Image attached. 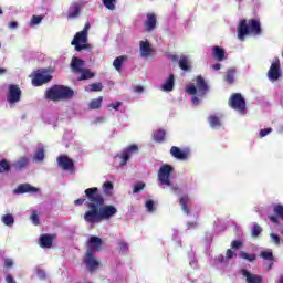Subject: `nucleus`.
I'll use <instances>...</instances> for the list:
<instances>
[{
	"instance_id": "obj_25",
	"label": "nucleus",
	"mask_w": 283,
	"mask_h": 283,
	"mask_svg": "<svg viewBox=\"0 0 283 283\" xmlns=\"http://www.w3.org/2000/svg\"><path fill=\"white\" fill-rule=\"evenodd\" d=\"M166 138H167V132L163 128H159L157 132L153 134V140L155 143H159V144L165 143Z\"/></svg>"
},
{
	"instance_id": "obj_18",
	"label": "nucleus",
	"mask_w": 283,
	"mask_h": 283,
	"mask_svg": "<svg viewBox=\"0 0 283 283\" xmlns=\"http://www.w3.org/2000/svg\"><path fill=\"white\" fill-rule=\"evenodd\" d=\"M196 83H197L198 95L205 96L207 92H209V85H207L205 77H202V75L197 76Z\"/></svg>"
},
{
	"instance_id": "obj_27",
	"label": "nucleus",
	"mask_w": 283,
	"mask_h": 283,
	"mask_svg": "<svg viewBox=\"0 0 283 283\" xmlns=\"http://www.w3.org/2000/svg\"><path fill=\"white\" fill-rule=\"evenodd\" d=\"M33 160H35V163H43V160H45V148L43 146L38 147L33 155Z\"/></svg>"
},
{
	"instance_id": "obj_61",
	"label": "nucleus",
	"mask_w": 283,
	"mask_h": 283,
	"mask_svg": "<svg viewBox=\"0 0 283 283\" xmlns=\"http://www.w3.org/2000/svg\"><path fill=\"white\" fill-rule=\"evenodd\" d=\"M269 220H271L274 224H280V220L275 216H270Z\"/></svg>"
},
{
	"instance_id": "obj_52",
	"label": "nucleus",
	"mask_w": 283,
	"mask_h": 283,
	"mask_svg": "<svg viewBox=\"0 0 283 283\" xmlns=\"http://www.w3.org/2000/svg\"><path fill=\"white\" fill-rule=\"evenodd\" d=\"M272 132H273L272 128L261 129L259 136L260 138H264L265 136H269V134H271Z\"/></svg>"
},
{
	"instance_id": "obj_7",
	"label": "nucleus",
	"mask_w": 283,
	"mask_h": 283,
	"mask_svg": "<svg viewBox=\"0 0 283 283\" xmlns=\"http://www.w3.org/2000/svg\"><path fill=\"white\" fill-rule=\"evenodd\" d=\"M266 76L269 81H272V82L280 81V77L282 76V64L280 63V57H275L273 60Z\"/></svg>"
},
{
	"instance_id": "obj_50",
	"label": "nucleus",
	"mask_w": 283,
	"mask_h": 283,
	"mask_svg": "<svg viewBox=\"0 0 283 283\" xmlns=\"http://www.w3.org/2000/svg\"><path fill=\"white\" fill-rule=\"evenodd\" d=\"M270 237L272 239L273 244H275L276 247H280V244H281L280 235H277L275 233H271Z\"/></svg>"
},
{
	"instance_id": "obj_28",
	"label": "nucleus",
	"mask_w": 283,
	"mask_h": 283,
	"mask_svg": "<svg viewBox=\"0 0 283 283\" xmlns=\"http://www.w3.org/2000/svg\"><path fill=\"white\" fill-rule=\"evenodd\" d=\"M208 122L210 127H212V129H220V127L222 126V122L220 120V117L216 115H210L208 118Z\"/></svg>"
},
{
	"instance_id": "obj_41",
	"label": "nucleus",
	"mask_w": 283,
	"mask_h": 283,
	"mask_svg": "<svg viewBox=\"0 0 283 283\" xmlns=\"http://www.w3.org/2000/svg\"><path fill=\"white\" fill-rule=\"evenodd\" d=\"M233 255H235V252H233V249H228L226 252V256L221 255L219 258V260H221V262H224V260H233Z\"/></svg>"
},
{
	"instance_id": "obj_14",
	"label": "nucleus",
	"mask_w": 283,
	"mask_h": 283,
	"mask_svg": "<svg viewBox=\"0 0 283 283\" xmlns=\"http://www.w3.org/2000/svg\"><path fill=\"white\" fill-rule=\"evenodd\" d=\"M86 245L88 247L87 251H94V253H96V251H101V247H103V239L93 235L88 239Z\"/></svg>"
},
{
	"instance_id": "obj_38",
	"label": "nucleus",
	"mask_w": 283,
	"mask_h": 283,
	"mask_svg": "<svg viewBox=\"0 0 283 283\" xmlns=\"http://www.w3.org/2000/svg\"><path fill=\"white\" fill-rule=\"evenodd\" d=\"M1 220H2L3 224H6V227L14 226V216H12L10 213L2 216Z\"/></svg>"
},
{
	"instance_id": "obj_57",
	"label": "nucleus",
	"mask_w": 283,
	"mask_h": 283,
	"mask_svg": "<svg viewBox=\"0 0 283 283\" xmlns=\"http://www.w3.org/2000/svg\"><path fill=\"white\" fill-rule=\"evenodd\" d=\"M38 277H40V280H45V277H48V275L45 274V272L43 270H38Z\"/></svg>"
},
{
	"instance_id": "obj_19",
	"label": "nucleus",
	"mask_w": 283,
	"mask_h": 283,
	"mask_svg": "<svg viewBox=\"0 0 283 283\" xmlns=\"http://www.w3.org/2000/svg\"><path fill=\"white\" fill-rule=\"evenodd\" d=\"M139 45L143 59H147L154 54V49H151L149 41H140Z\"/></svg>"
},
{
	"instance_id": "obj_53",
	"label": "nucleus",
	"mask_w": 283,
	"mask_h": 283,
	"mask_svg": "<svg viewBox=\"0 0 283 283\" xmlns=\"http://www.w3.org/2000/svg\"><path fill=\"white\" fill-rule=\"evenodd\" d=\"M86 200L87 199H85V198H78V199L74 200V205H75V207H83V205H85Z\"/></svg>"
},
{
	"instance_id": "obj_16",
	"label": "nucleus",
	"mask_w": 283,
	"mask_h": 283,
	"mask_svg": "<svg viewBox=\"0 0 283 283\" xmlns=\"http://www.w3.org/2000/svg\"><path fill=\"white\" fill-rule=\"evenodd\" d=\"M157 23H158V20L156 19V14L148 12L146 14V21H145L146 32H151L153 30H156Z\"/></svg>"
},
{
	"instance_id": "obj_21",
	"label": "nucleus",
	"mask_w": 283,
	"mask_h": 283,
	"mask_svg": "<svg viewBox=\"0 0 283 283\" xmlns=\"http://www.w3.org/2000/svg\"><path fill=\"white\" fill-rule=\"evenodd\" d=\"M241 273L245 277L247 283H262V276L258 274H251L248 270H242Z\"/></svg>"
},
{
	"instance_id": "obj_31",
	"label": "nucleus",
	"mask_w": 283,
	"mask_h": 283,
	"mask_svg": "<svg viewBox=\"0 0 283 283\" xmlns=\"http://www.w3.org/2000/svg\"><path fill=\"white\" fill-rule=\"evenodd\" d=\"M260 258H262V260H268L269 262H271L269 265V269H271V266H273V260L275 259V256H273L272 250L262 251L260 253Z\"/></svg>"
},
{
	"instance_id": "obj_40",
	"label": "nucleus",
	"mask_w": 283,
	"mask_h": 283,
	"mask_svg": "<svg viewBox=\"0 0 283 283\" xmlns=\"http://www.w3.org/2000/svg\"><path fill=\"white\" fill-rule=\"evenodd\" d=\"M103 189L105 196H112V191H114V184H112L111 181H106L103 184Z\"/></svg>"
},
{
	"instance_id": "obj_32",
	"label": "nucleus",
	"mask_w": 283,
	"mask_h": 283,
	"mask_svg": "<svg viewBox=\"0 0 283 283\" xmlns=\"http://www.w3.org/2000/svg\"><path fill=\"white\" fill-rule=\"evenodd\" d=\"M124 61H127V55L117 56L113 62V67H115L117 72H120Z\"/></svg>"
},
{
	"instance_id": "obj_37",
	"label": "nucleus",
	"mask_w": 283,
	"mask_h": 283,
	"mask_svg": "<svg viewBox=\"0 0 283 283\" xmlns=\"http://www.w3.org/2000/svg\"><path fill=\"white\" fill-rule=\"evenodd\" d=\"M101 105H103V96L92 99L90 102L88 107H90V109H101Z\"/></svg>"
},
{
	"instance_id": "obj_49",
	"label": "nucleus",
	"mask_w": 283,
	"mask_h": 283,
	"mask_svg": "<svg viewBox=\"0 0 283 283\" xmlns=\"http://www.w3.org/2000/svg\"><path fill=\"white\" fill-rule=\"evenodd\" d=\"M274 213L283 220V206L282 205H276L274 207Z\"/></svg>"
},
{
	"instance_id": "obj_29",
	"label": "nucleus",
	"mask_w": 283,
	"mask_h": 283,
	"mask_svg": "<svg viewBox=\"0 0 283 283\" xmlns=\"http://www.w3.org/2000/svg\"><path fill=\"white\" fill-rule=\"evenodd\" d=\"M77 74H81L77 81H90V78H94L95 76L90 69H82V71H80Z\"/></svg>"
},
{
	"instance_id": "obj_1",
	"label": "nucleus",
	"mask_w": 283,
	"mask_h": 283,
	"mask_svg": "<svg viewBox=\"0 0 283 283\" xmlns=\"http://www.w3.org/2000/svg\"><path fill=\"white\" fill-rule=\"evenodd\" d=\"M86 196V207L88 210L84 213V221L87 224H99L103 220H112L118 209L112 205H105V197L101 195L97 187L87 188L84 190Z\"/></svg>"
},
{
	"instance_id": "obj_30",
	"label": "nucleus",
	"mask_w": 283,
	"mask_h": 283,
	"mask_svg": "<svg viewBox=\"0 0 283 283\" xmlns=\"http://www.w3.org/2000/svg\"><path fill=\"white\" fill-rule=\"evenodd\" d=\"M224 81L226 83H229V85H233V83L235 82V69H228L224 75Z\"/></svg>"
},
{
	"instance_id": "obj_35",
	"label": "nucleus",
	"mask_w": 283,
	"mask_h": 283,
	"mask_svg": "<svg viewBox=\"0 0 283 283\" xmlns=\"http://www.w3.org/2000/svg\"><path fill=\"white\" fill-rule=\"evenodd\" d=\"M239 258H241V260H247V262H255V260H258V255L255 253L249 254L244 251L239 252Z\"/></svg>"
},
{
	"instance_id": "obj_60",
	"label": "nucleus",
	"mask_w": 283,
	"mask_h": 283,
	"mask_svg": "<svg viewBox=\"0 0 283 283\" xmlns=\"http://www.w3.org/2000/svg\"><path fill=\"white\" fill-rule=\"evenodd\" d=\"M9 28L10 30H17V28H19V23L14 21L9 22Z\"/></svg>"
},
{
	"instance_id": "obj_39",
	"label": "nucleus",
	"mask_w": 283,
	"mask_h": 283,
	"mask_svg": "<svg viewBox=\"0 0 283 283\" xmlns=\"http://www.w3.org/2000/svg\"><path fill=\"white\" fill-rule=\"evenodd\" d=\"M10 171V163L8 159L0 160V174H8Z\"/></svg>"
},
{
	"instance_id": "obj_34",
	"label": "nucleus",
	"mask_w": 283,
	"mask_h": 283,
	"mask_svg": "<svg viewBox=\"0 0 283 283\" xmlns=\"http://www.w3.org/2000/svg\"><path fill=\"white\" fill-rule=\"evenodd\" d=\"M212 54L217 61H224V49L220 46H213Z\"/></svg>"
},
{
	"instance_id": "obj_42",
	"label": "nucleus",
	"mask_w": 283,
	"mask_h": 283,
	"mask_svg": "<svg viewBox=\"0 0 283 283\" xmlns=\"http://www.w3.org/2000/svg\"><path fill=\"white\" fill-rule=\"evenodd\" d=\"M262 233V227L260 224L255 223L252 228L251 235L252 238H259V235Z\"/></svg>"
},
{
	"instance_id": "obj_51",
	"label": "nucleus",
	"mask_w": 283,
	"mask_h": 283,
	"mask_svg": "<svg viewBox=\"0 0 283 283\" xmlns=\"http://www.w3.org/2000/svg\"><path fill=\"white\" fill-rule=\"evenodd\" d=\"M186 92L188 94H190L191 96H196V94H198V88L196 86L191 85L186 88Z\"/></svg>"
},
{
	"instance_id": "obj_43",
	"label": "nucleus",
	"mask_w": 283,
	"mask_h": 283,
	"mask_svg": "<svg viewBox=\"0 0 283 283\" xmlns=\"http://www.w3.org/2000/svg\"><path fill=\"white\" fill-rule=\"evenodd\" d=\"M107 10H116V0H102Z\"/></svg>"
},
{
	"instance_id": "obj_46",
	"label": "nucleus",
	"mask_w": 283,
	"mask_h": 283,
	"mask_svg": "<svg viewBox=\"0 0 283 283\" xmlns=\"http://www.w3.org/2000/svg\"><path fill=\"white\" fill-rule=\"evenodd\" d=\"M118 247L119 251H122L123 253H127V251H129V244H127V242H125L124 240H120L118 242Z\"/></svg>"
},
{
	"instance_id": "obj_36",
	"label": "nucleus",
	"mask_w": 283,
	"mask_h": 283,
	"mask_svg": "<svg viewBox=\"0 0 283 283\" xmlns=\"http://www.w3.org/2000/svg\"><path fill=\"white\" fill-rule=\"evenodd\" d=\"M86 92H103V83L97 82L85 87Z\"/></svg>"
},
{
	"instance_id": "obj_62",
	"label": "nucleus",
	"mask_w": 283,
	"mask_h": 283,
	"mask_svg": "<svg viewBox=\"0 0 283 283\" xmlns=\"http://www.w3.org/2000/svg\"><path fill=\"white\" fill-rule=\"evenodd\" d=\"M135 92L140 94V93L145 92V88L143 86H140V85H137V86H135Z\"/></svg>"
},
{
	"instance_id": "obj_5",
	"label": "nucleus",
	"mask_w": 283,
	"mask_h": 283,
	"mask_svg": "<svg viewBox=\"0 0 283 283\" xmlns=\"http://www.w3.org/2000/svg\"><path fill=\"white\" fill-rule=\"evenodd\" d=\"M83 264H85L88 273H96L101 266V261L94 258V250H87L84 254Z\"/></svg>"
},
{
	"instance_id": "obj_11",
	"label": "nucleus",
	"mask_w": 283,
	"mask_h": 283,
	"mask_svg": "<svg viewBox=\"0 0 283 283\" xmlns=\"http://www.w3.org/2000/svg\"><path fill=\"white\" fill-rule=\"evenodd\" d=\"M191 154V150L189 148L180 149L178 146H172L170 148V155L172 158H176L177 160H187Z\"/></svg>"
},
{
	"instance_id": "obj_44",
	"label": "nucleus",
	"mask_w": 283,
	"mask_h": 283,
	"mask_svg": "<svg viewBox=\"0 0 283 283\" xmlns=\"http://www.w3.org/2000/svg\"><path fill=\"white\" fill-rule=\"evenodd\" d=\"M244 247V242L242 240H233L231 242V249L233 251H238L239 249H242Z\"/></svg>"
},
{
	"instance_id": "obj_3",
	"label": "nucleus",
	"mask_w": 283,
	"mask_h": 283,
	"mask_svg": "<svg viewBox=\"0 0 283 283\" xmlns=\"http://www.w3.org/2000/svg\"><path fill=\"white\" fill-rule=\"evenodd\" d=\"M238 36L241 41H244L247 34H254L255 36L262 34V27L260 20L250 19L247 23V20H242L237 29Z\"/></svg>"
},
{
	"instance_id": "obj_56",
	"label": "nucleus",
	"mask_w": 283,
	"mask_h": 283,
	"mask_svg": "<svg viewBox=\"0 0 283 283\" xmlns=\"http://www.w3.org/2000/svg\"><path fill=\"white\" fill-rule=\"evenodd\" d=\"M186 227H187V229H197L198 222L189 221V222H187Z\"/></svg>"
},
{
	"instance_id": "obj_63",
	"label": "nucleus",
	"mask_w": 283,
	"mask_h": 283,
	"mask_svg": "<svg viewBox=\"0 0 283 283\" xmlns=\"http://www.w3.org/2000/svg\"><path fill=\"white\" fill-rule=\"evenodd\" d=\"M221 67H222V65L220 63H217V64L212 65V69L216 70V71L220 70Z\"/></svg>"
},
{
	"instance_id": "obj_9",
	"label": "nucleus",
	"mask_w": 283,
	"mask_h": 283,
	"mask_svg": "<svg viewBox=\"0 0 283 283\" xmlns=\"http://www.w3.org/2000/svg\"><path fill=\"white\" fill-rule=\"evenodd\" d=\"M21 88L17 84H10L9 91L7 95L8 103L10 105H14V103H19L21 101Z\"/></svg>"
},
{
	"instance_id": "obj_2",
	"label": "nucleus",
	"mask_w": 283,
	"mask_h": 283,
	"mask_svg": "<svg viewBox=\"0 0 283 283\" xmlns=\"http://www.w3.org/2000/svg\"><path fill=\"white\" fill-rule=\"evenodd\" d=\"M46 101H53V103H61V101H70L74 98V90L65 85H53L44 93Z\"/></svg>"
},
{
	"instance_id": "obj_24",
	"label": "nucleus",
	"mask_w": 283,
	"mask_h": 283,
	"mask_svg": "<svg viewBox=\"0 0 283 283\" xmlns=\"http://www.w3.org/2000/svg\"><path fill=\"white\" fill-rule=\"evenodd\" d=\"M174 85H176V77L170 74L166 82L161 85L163 92H174Z\"/></svg>"
},
{
	"instance_id": "obj_54",
	"label": "nucleus",
	"mask_w": 283,
	"mask_h": 283,
	"mask_svg": "<svg viewBox=\"0 0 283 283\" xmlns=\"http://www.w3.org/2000/svg\"><path fill=\"white\" fill-rule=\"evenodd\" d=\"M4 266L6 269H12V266H14V262L12 261V259H6Z\"/></svg>"
},
{
	"instance_id": "obj_8",
	"label": "nucleus",
	"mask_w": 283,
	"mask_h": 283,
	"mask_svg": "<svg viewBox=\"0 0 283 283\" xmlns=\"http://www.w3.org/2000/svg\"><path fill=\"white\" fill-rule=\"evenodd\" d=\"M87 35L82 31L77 32L74 35L71 44L75 46L76 52H81L82 50H87Z\"/></svg>"
},
{
	"instance_id": "obj_58",
	"label": "nucleus",
	"mask_w": 283,
	"mask_h": 283,
	"mask_svg": "<svg viewBox=\"0 0 283 283\" xmlns=\"http://www.w3.org/2000/svg\"><path fill=\"white\" fill-rule=\"evenodd\" d=\"M91 27L92 25L90 24V22H86L84 28H83V30L81 32L87 35V32H90V28Z\"/></svg>"
},
{
	"instance_id": "obj_48",
	"label": "nucleus",
	"mask_w": 283,
	"mask_h": 283,
	"mask_svg": "<svg viewBox=\"0 0 283 283\" xmlns=\"http://www.w3.org/2000/svg\"><path fill=\"white\" fill-rule=\"evenodd\" d=\"M144 189H145V184L144 182L135 184L134 189H133V193H140V191H143Z\"/></svg>"
},
{
	"instance_id": "obj_47",
	"label": "nucleus",
	"mask_w": 283,
	"mask_h": 283,
	"mask_svg": "<svg viewBox=\"0 0 283 283\" xmlns=\"http://www.w3.org/2000/svg\"><path fill=\"white\" fill-rule=\"evenodd\" d=\"M30 218H31L33 224H34L35 227H39V224H40V221H39V211L34 210V211L32 212V214H31Z\"/></svg>"
},
{
	"instance_id": "obj_33",
	"label": "nucleus",
	"mask_w": 283,
	"mask_h": 283,
	"mask_svg": "<svg viewBox=\"0 0 283 283\" xmlns=\"http://www.w3.org/2000/svg\"><path fill=\"white\" fill-rule=\"evenodd\" d=\"M13 167L17 171L25 169V167H28V157H21L19 160L14 161Z\"/></svg>"
},
{
	"instance_id": "obj_26",
	"label": "nucleus",
	"mask_w": 283,
	"mask_h": 283,
	"mask_svg": "<svg viewBox=\"0 0 283 283\" xmlns=\"http://www.w3.org/2000/svg\"><path fill=\"white\" fill-rule=\"evenodd\" d=\"M179 67L184 72H189L191 70V62L189 61V57L181 55L179 59Z\"/></svg>"
},
{
	"instance_id": "obj_45",
	"label": "nucleus",
	"mask_w": 283,
	"mask_h": 283,
	"mask_svg": "<svg viewBox=\"0 0 283 283\" xmlns=\"http://www.w3.org/2000/svg\"><path fill=\"white\" fill-rule=\"evenodd\" d=\"M43 21V15H32L30 25H39Z\"/></svg>"
},
{
	"instance_id": "obj_15",
	"label": "nucleus",
	"mask_w": 283,
	"mask_h": 283,
	"mask_svg": "<svg viewBox=\"0 0 283 283\" xmlns=\"http://www.w3.org/2000/svg\"><path fill=\"white\" fill-rule=\"evenodd\" d=\"M179 205L184 213H186V216L191 214V198L189 197V195L181 196L179 198Z\"/></svg>"
},
{
	"instance_id": "obj_23",
	"label": "nucleus",
	"mask_w": 283,
	"mask_h": 283,
	"mask_svg": "<svg viewBox=\"0 0 283 283\" xmlns=\"http://www.w3.org/2000/svg\"><path fill=\"white\" fill-rule=\"evenodd\" d=\"M83 65H85V62L76 56H74L72 59L71 62V70L72 72H74L75 74H78L80 72H82L83 70Z\"/></svg>"
},
{
	"instance_id": "obj_10",
	"label": "nucleus",
	"mask_w": 283,
	"mask_h": 283,
	"mask_svg": "<svg viewBox=\"0 0 283 283\" xmlns=\"http://www.w3.org/2000/svg\"><path fill=\"white\" fill-rule=\"evenodd\" d=\"M52 81V75L46 74L45 71H38L32 78V85L34 87H41V85H45V83H50Z\"/></svg>"
},
{
	"instance_id": "obj_12",
	"label": "nucleus",
	"mask_w": 283,
	"mask_h": 283,
	"mask_svg": "<svg viewBox=\"0 0 283 283\" xmlns=\"http://www.w3.org/2000/svg\"><path fill=\"white\" fill-rule=\"evenodd\" d=\"M57 165L64 171H74V160L70 159L67 155H61L57 157Z\"/></svg>"
},
{
	"instance_id": "obj_6",
	"label": "nucleus",
	"mask_w": 283,
	"mask_h": 283,
	"mask_svg": "<svg viewBox=\"0 0 283 283\" xmlns=\"http://www.w3.org/2000/svg\"><path fill=\"white\" fill-rule=\"evenodd\" d=\"M174 171V167L171 165H163L159 168L157 178L159 180V185H166L167 187H171V172Z\"/></svg>"
},
{
	"instance_id": "obj_13",
	"label": "nucleus",
	"mask_w": 283,
	"mask_h": 283,
	"mask_svg": "<svg viewBox=\"0 0 283 283\" xmlns=\"http://www.w3.org/2000/svg\"><path fill=\"white\" fill-rule=\"evenodd\" d=\"M138 151V146L136 144H133L128 146L120 155L122 161L119 163L120 167H124V165H127V161L132 157L133 154H136Z\"/></svg>"
},
{
	"instance_id": "obj_4",
	"label": "nucleus",
	"mask_w": 283,
	"mask_h": 283,
	"mask_svg": "<svg viewBox=\"0 0 283 283\" xmlns=\"http://www.w3.org/2000/svg\"><path fill=\"white\" fill-rule=\"evenodd\" d=\"M228 105L239 114H247V101L241 93H233L228 101Z\"/></svg>"
},
{
	"instance_id": "obj_17",
	"label": "nucleus",
	"mask_w": 283,
	"mask_h": 283,
	"mask_svg": "<svg viewBox=\"0 0 283 283\" xmlns=\"http://www.w3.org/2000/svg\"><path fill=\"white\" fill-rule=\"evenodd\" d=\"M39 188L31 186L30 184H21L17 187L14 190V193L21 195V193H38Z\"/></svg>"
},
{
	"instance_id": "obj_64",
	"label": "nucleus",
	"mask_w": 283,
	"mask_h": 283,
	"mask_svg": "<svg viewBox=\"0 0 283 283\" xmlns=\"http://www.w3.org/2000/svg\"><path fill=\"white\" fill-rule=\"evenodd\" d=\"M171 191H174V193H180V188L171 187Z\"/></svg>"
},
{
	"instance_id": "obj_55",
	"label": "nucleus",
	"mask_w": 283,
	"mask_h": 283,
	"mask_svg": "<svg viewBox=\"0 0 283 283\" xmlns=\"http://www.w3.org/2000/svg\"><path fill=\"white\" fill-rule=\"evenodd\" d=\"M145 207L148 211H154V200H147Z\"/></svg>"
},
{
	"instance_id": "obj_20",
	"label": "nucleus",
	"mask_w": 283,
	"mask_h": 283,
	"mask_svg": "<svg viewBox=\"0 0 283 283\" xmlns=\"http://www.w3.org/2000/svg\"><path fill=\"white\" fill-rule=\"evenodd\" d=\"M81 17V4L73 2L67 11V19H78Z\"/></svg>"
},
{
	"instance_id": "obj_59",
	"label": "nucleus",
	"mask_w": 283,
	"mask_h": 283,
	"mask_svg": "<svg viewBox=\"0 0 283 283\" xmlns=\"http://www.w3.org/2000/svg\"><path fill=\"white\" fill-rule=\"evenodd\" d=\"M120 105H123V102H115L114 104H111L109 107L118 111V107H120Z\"/></svg>"
},
{
	"instance_id": "obj_22",
	"label": "nucleus",
	"mask_w": 283,
	"mask_h": 283,
	"mask_svg": "<svg viewBox=\"0 0 283 283\" xmlns=\"http://www.w3.org/2000/svg\"><path fill=\"white\" fill-rule=\"evenodd\" d=\"M54 243V237L51 234H42L40 237V247L42 249H52V244Z\"/></svg>"
}]
</instances>
